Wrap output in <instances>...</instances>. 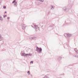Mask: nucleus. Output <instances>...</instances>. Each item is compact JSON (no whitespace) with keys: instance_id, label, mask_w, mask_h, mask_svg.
I'll return each instance as SVG.
<instances>
[{"instance_id":"1","label":"nucleus","mask_w":78,"mask_h":78,"mask_svg":"<svg viewBox=\"0 0 78 78\" xmlns=\"http://www.w3.org/2000/svg\"><path fill=\"white\" fill-rule=\"evenodd\" d=\"M21 55L22 56H32V54H25V53H21Z\"/></svg>"},{"instance_id":"2","label":"nucleus","mask_w":78,"mask_h":78,"mask_svg":"<svg viewBox=\"0 0 78 78\" xmlns=\"http://www.w3.org/2000/svg\"><path fill=\"white\" fill-rule=\"evenodd\" d=\"M42 48H39L37 47L36 51L37 52H38V53H41L42 52Z\"/></svg>"},{"instance_id":"3","label":"nucleus","mask_w":78,"mask_h":78,"mask_svg":"<svg viewBox=\"0 0 78 78\" xmlns=\"http://www.w3.org/2000/svg\"><path fill=\"white\" fill-rule=\"evenodd\" d=\"M64 35L66 37H69L72 36V34H65Z\"/></svg>"},{"instance_id":"4","label":"nucleus","mask_w":78,"mask_h":78,"mask_svg":"<svg viewBox=\"0 0 78 78\" xmlns=\"http://www.w3.org/2000/svg\"><path fill=\"white\" fill-rule=\"evenodd\" d=\"M63 9L65 11L68 12L69 11V9H66V7H64L63 8Z\"/></svg>"},{"instance_id":"5","label":"nucleus","mask_w":78,"mask_h":78,"mask_svg":"<svg viewBox=\"0 0 78 78\" xmlns=\"http://www.w3.org/2000/svg\"><path fill=\"white\" fill-rule=\"evenodd\" d=\"M22 27L23 30H25V27H25V25L23 24H22Z\"/></svg>"},{"instance_id":"6","label":"nucleus","mask_w":78,"mask_h":78,"mask_svg":"<svg viewBox=\"0 0 78 78\" xmlns=\"http://www.w3.org/2000/svg\"><path fill=\"white\" fill-rule=\"evenodd\" d=\"M34 25V28L35 29H38V30L39 29V27L37 26L36 25Z\"/></svg>"},{"instance_id":"7","label":"nucleus","mask_w":78,"mask_h":78,"mask_svg":"<svg viewBox=\"0 0 78 78\" xmlns=\"http://www.w3.org/2000/svg\"><path fill=\"white\" fill-rule=\"evenodd\" d=\"M3 40V37L0 34V41Z\"/></svg>"},{"instance_id":"8","label":"nucleus","mask_w":78,"mask_h":78,"mask_svg":"<svg viewBox=\"0 0 78 78\" xmlns=\"http://www.w3.org/2000/svg\"><path fill=\"white\" fill-rule=\"evenodd\" d=\"M17 2H16L14 3V6H17Z\"/></svg>"},{"instance_id":"9","label":"nucleus","mask_w":78,"mask_h":78,"mask_svg":"<svg viewBox=\"0 0 78 78\" xmlns=\"http://www.w3.org/2000/svg\"><path fill=\"white\" fill-rule=\"evenodd\" d=\"M74 50L76 53H78V50H77V49L76 48L74 49Z\"/></svg>"},{"instance_id":"10","label":"nucleus","mask_w":78,"mask_h":78,"mask_svg":"<svg viewBox=\"0 0 78 78\" xmlns=\"http://www.w3.org/2000/svg\"><path fill=\"white\" fill-rule=\"evenodd\" d=\"M38 1H40V3H42L44 2V0H38Z\"/></svg>"},{"instance_id":"11","label":"nucleus","mask_w":78,"mask_h":78,"mask_svg":"<svg viewBox=\"0 0 78 78\" xmlns=\"http://www.w3.org/2000/svg\"><path fill=\"white\" fill-rule=\"evenodd\" d=\"M36 37H32V40H36Z\"/></svg>"},{"instance_id":"12","label":"nucleus","mask_w":78,"mask_h":78,"mask_svg":"<svg viewBox=\"0 0 78 78\" xmlns=\"http://www.w3.org/2000/svg\"><path fill=\"white\" fill-rule=\"evenodd\" d=\"M0 20L2 21L3 20V18L1 16H0Z\"/></svg>"},{"instance_id":"13","label":"nucleus","mask_w":78,"mask_h":78,"mask_svg":"<svg viewBox=\"0 0 78 78\" xmlns=\"http://www.w3.org/2000/svg\"><path fill=\"white\" fill-rule=\"evenodd\" d=\"M29 39H30V40H31V41H32V40H33V38H32V37H30V38H29Z\"/></svg>"},{"instance_id":"14","label":"nucleus","mask_w":78,"mask_h":78,"mask_svg":"<svg viewBox=\"0 0 78 78\" xmlns=\"http://www.w3.org/2000/svg\"><path fill=\"white\" fill-rule=\"evenodd\" d=\"M6 16H7V15H4L3 16L4 18H5V17H6Z\"/></svg>"},{"instance_id":"15","label":"nucleus","mask_w":78,"mask_h":78,"mask_svg":"<svg viewBox=\"0 0 78 78\" xmlns=\"http://www.w3.org/2000/svg\"><path fill=\"white\" fill-rule=\"evenodd\" d=\"M16 2V0H14L12 2V3H15Z\"/></svg>"},{"instance_id":"16","label":"nucleus","mask_w":78,"mask_h":78,"mask_svg":"<svg viewBox=\"0 0 78 78\" xmlns=\"http://www.w3.org/2000/svg\"><path fill=\"white\" fill-rule=\"evenodd\" d=\"M30 71H28L27 72V73L29 74V75H30Z\"/></svg>"},{"instance_id":"17","label":"nucleus","mask_w":78,"mask_h":78,"mask_svg":"<svg viewBox=\"0 0 78 78\" xmlns=\"http://www.w3.org/2000/svg\"><path fill=\"white\" fill-rule=\"evenodd\" d=\"M74 56H75V57H76V58H78V55H76L75 56L74 55Z\"/></svg>"},{"instance_id":"18","label":"nucleus","mask_w":78,"mask_h":78,"mask_svg":"<svg viewBox=\"0 0 78 78\" xmlns=\"http://www.w3.org/2000/svg\"><path fill=\"white\" fill-rule=\"evenodd\" d=\"M3 7L4 9H6V6L4 5Z\"/></svg>"},{"instance_id":"19","label":"nucleus","mask_w":78,"mask_h":78,"mask_svg":"<svg viewBox=\"0 0 78 78\" xmlns=\"http://www.w3.org/2000/svg\"><path fill=\"white\" fill-rule=\"evenodd\" d=\"M30 63H32V64H33V61H31L30 62Z\"/></svg>"},{"instance_id":"20","label":"nucleus","mask_w":78,"mask_h":78,"mask_svg":"<svg viewBox=\"0 0 78 78\" xmlns=\"http://www.w3.org/2000/svg\"><path fill=\"white\" fill-rule=\"evenodd\" d=\"M52 8H53V9H54V6H52V8H51V9H52Z\"/></svg>"},{"instance_id":"21","label":"nucleus","mask_w":78,"mask_h":78,"mask_svg":"<svg viewBox=\"0 0 78 78\" xmlns=\"http://www.w3.org/2000/svg\"><path fill=\"white\" fill-rule=\"evenodd\" d=\"M9 17H7V19H8V20H9Z\"/></svg>"},{"instance_id":"22","label":"nucleus","mask_w":78,"mask_h":78,"mask_svg":"<svg viewBox=\"0 0 78 78\" xmlns=\"http://www.w3.org/2000/svg\"><path fill=\"white\" fill-rule=\"evenodd\" d=\"M5 13H7V12H6V11H5Z\"/></svg>"},{"instance_id":"23","label":"nucleus","mask_w":78,"mask_h":78,"mask_svg":"<svg viewBox=\"0 0 78 78\" xmlns=\"http://www.w3.org/2000/svg\"><path fill=\"white\" fill-rule=\"evenodd\" d=\"M2 3V2L0 1V3Z\"/></svg>"}]
</instances>
